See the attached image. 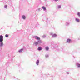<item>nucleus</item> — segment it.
Segmentation results:
<instances>
[{"instance_id": "nucleus-7", "label": "nucleus", "mask_w": 80, "mask_h": 80, "mask_svg": "<svg viewBox=\"0 0 80 80\" xmlns=\"http://www.w3.org/2000/svg\"><path fill=\"white\" fill-rule=\"evenodd\" d=\"M36 63L37 65H39V63H40V61L39 60H37L36 62Z\"/></svg>"}, {"instance_id": "nucleus-2", "label": "nucleus", "mask_w": 80, "mask_h": 80, "mask_svg": "<svg viewBox=\"0 0 80 80\" xmlns=\"http://www.w3.org/2000/svg\"><path fill=\"white\" fill-rule=\"evenodd\" d=\"M3 36L2 35H0V47H2L3 46Z\"/></svg>"}, {"instance_id": "nucleus-6", "label": "nucleus", "mask_w": 80, "mask_h": 80, "mask_svg": "<svg viewBox=\"0 0 80 80\" xmlns=\"http://www.w3.org/2000/svg\"><path fill=\"white\" fill-rule=\"evenodd\" d=\"M76 66L77 68H80V63H77L76 64Z\"/></svg>"}, {"instance_id": "nucleus-8", "label": "nucleus", "mask_w": 80, "mask_h": 80, "mask_svg": "<svg viewBox=\"0 0 80 80\" xmlns=\"http://www.w3.org/2000/svg\"><path fill=\"white\" fill-rule=\"evenodd\" d=\"M75 20L76 22H80V19L78 18H76L75 19Z\"/></svg>"}, {"instance_id": "nucleus-14", "label": "nucleus", "mask_w": 80, "mask_h": 80, "mask_svg": "<svg viewBox=\"0 0 80 80\" xmlns=\"http://www.w3.org/2000/svg\"><path fill=\"white\" fill-rule=\"evenodd\" d=\"M23 49H21L18 51V52H19V53H21V52L23 51Z\"/></svg>"}, {"instance_id": "nucleus-11", "label": "nucleus", "mask_w": 80, "mask_h": 80, "mask_svg": "<svg viewBox=\"0 0 80 80\" xmlns=\"http://www.w3.org/2000/svg\"><path fill=\"white\" fill-rule=\"evenodd\" d=\"M42 9H43L44 11H45V10H47V9H46V7L44 6H42Z\"/></svg>"}, {"instance_id": "nucleus-4", "label": "nucleus", "mask_w": 80, "mask_h": 80, "mask_svg": "<svg viewBox=\"0 0 80 80\" xmlns=\"http://www.w3.org/2000/svg\"><path fill=\"white\" fill-rule=\"evenodd\" d=\"M72 42V39L70 38H68L67 40V42L68 43H71Z\"/></svg>"}, {"instance_id": "nucleus-10", "label": "nucleus", "mask_w": 80, "mask_h": 80, "mask_svg": "<svg viewBox=\"0 0 80 80\" xmlns=\"http://www.w3.org/2000/svg\"><path fill=\"white\" fill-rule=\"evenodd\" d=\"M45 49L46 51H48L49 50V47H45Z\"/></svg>"}, {"instance_id": "nucleus-5", "label": "nucleus", "mask_w": 80, "mask_h": 80, "mask_svg": "<svg viewBox=\"0 0 80 80\" xmlns=\"http://www.w3.org/2000/svg\"><path fill=\"white\" fill-rule=\"evenodd\" d=\"M70 25V22H67L65 24V26L67 27H68Z\"/></svg>"}, {"instance_id": "nucleus-9", "label": "nucleus", "mask_w": 80, "mask_h": 80, "mask_svg": "<svg viewBox=\"0 0 80 80\" xmlns=\"http://www.w3.org/2000/svg\"><path fill=\"white\" fill-rule=\"evenodd\" d=\"M22 18L23 20H25L26 19V16L23 15L22 16Z\"/></svg>"}, {"instance_id": "nucleus-18", "label": "nucleus", "mask_w": 80, "mask_h": 80, "mask_svg": "<svg viewBox=\"0 0 80 80\" xmlns=\"http://www.w3.org/2000/svg\"><path fill=\"white\" fill-rule=\"evenodd\" d=\"M45 57L46 58H48V54H46L45 55Z\"/></svg>"}, {"instance_id": "nucleus-16", "label": "nucleus", "mask_w": 80, "mask_h": 80, "mask_svg": "<svg viewBox=\"0 0 80 80\" xmlns=\"http://www.w3.org/2000/svg\"><path fill=\"white\" fill-rule=\"evenodd\" d=\"M5 37H6V38H8V35L6 34L5 35Z\"/></svg>"}, {"instance_id": "nucleus-12", "label": "nucleus", "mask_w": 80, "mask_h": 80, "mask_svg": "<svg viewBox=\"0 0 80 80\" xmlns=\"http://www.w3.org/2000/svg\"><path fill=\"white\" fill-rule=\"evenodd\" d=\"M38 50L39 51H41V50H42V48L40 47H39L38 48Z\"/></svg>"}, {"instance_id": "nucleus-21", "label": "nucleus", "mask_w": 80, "mask_h": 80, "mask_svg": "<svg viewBox=\"0 0 80 80\" xmlns=\"http://www.w3.org/2000/svg\"><path fill=\"white\" fill-rule=\"evenodd\" d=\"M67 73L68 74H68H69V72H67Z\"/></svg>"}, {"instance_id": "nucleus-20", "label": "nucleus", "mask_w": 80, "mask_h": 80, "mask_svg": "<svg viewBox=\"0 0 80 80\" xmlns=\"http://www.w3.org/2000/svg\"><path fill=\"white\" fill-rule=\"evenodd\" d=\"M55 2H58V0H54Z\"/></svg>"}, {"instance_id": "nucleus-13", "label": "nucleus", "mask_w": 80, "mask_h": 80, "mask_svg": "<svg viewBox=\"0 0 80 80\" xmlns=\"http://www.w3.org/2000/svg\"><path fill=\"white\" fill-rule=\"evenodd\" d=\"M58 7V9H60V8H62V6L60 5H59L57 6Z\"/></svg>"}, {"instance_id": "nucleus-22", "label": "nucleus", "mask_w": 80, "mask_h": 80, "mask_svg": "<svg viewBox=\"0 0 80 80\" xmlns=\"http://www.w3.org/2000/svg\"><path fill=\"white\" fill-rule=\"evenodd\" d=\"M45 1H47V0H44Z\"/></svg>"}, {"instance_id": "nucleus-1", "label": "nucleus", "mask_w": 80, "mask_h": 80, "mask_svg": "<svg viewBox=\"0 0 80 80\" xmlns=\"http://www.w3.org/2000/svg\"><path fill=\"white\" fill-rule=\"evenodd\" d=\"M34 38L36 40H38V42H34V44L35 46H37L39 44L42 43V41L40 40V38L37 36L34 37Z\"/></svg>"}, {"instance_id": "nucleus-3", "label": "nucleus", "mask_w": 80, "mask_h": 80, "mask_svg": "<svg viewBox=\"0 0 80 80\" xmlns=\"http://www.w3.org/2000/svg\"><path fill=\"white\" fill-rule=\"evenodd\" d=\"M50 35H52V38H56V37H57V35L56 34H53L52 33H50Z\"/></svg>"}, {"instance_id": "nucleus-19", "label": "nucleus", "mask_w": 80, "mask_h": 80, "mask_svg": "<svg viewBox=\"0 0 80 80\" xmlns=\"http://www.w3.org/2000/svg\"><path fill=\"white\" fill-rule=\"evenodd\" d=\"M45 37H46V35H44L42 36V38H45Z\"/></svg>"}, {"instance_id": "nucleus-15", "label": "nucleus", "mask_w": 80, "mask_h": 80, "mask_svg": "<svg viewBox=\"0 0 80 80\" xmlns=\"http://www.w3.org/2000/svg\"><path fill=\"white\" fill-rule=\"evenodd\" d=\"M77 15L79 17H80V12H78Z\"/></svg>"}, {"instance_id": "nucleus-17", "label": "nucleus", "mask_w": 80, "mask_h": 80, "mask_svg": "<svg viewBox=\"0 0 80 80\" xmlns=\"http://www.w3.org/2000/svg\"><path fill=\"white\" fill-rule=\"evenodd\" d=\"M4 8H7V5H5Z\"/></svg>"}]
</instances>
